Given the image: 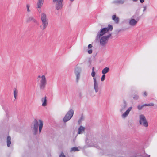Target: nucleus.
Returning <instances> with one entry per match:
<instances>
[{"mask_svg":"<svg viewBox=\"0 0 157 157\" xmlns=\"http://www.w3.org/2000/svg\"><path fill=\"white\" fill-rule=\"evenodd\" d=\"M38 80L40 82V87L41 89L44 88L46 84V80L44 75H39L38 76Z\"/></svg>","mask_w":157,"mask_h":157,"instance_id":"f257e3e1","label":"nucleus"},{"mask_svg":"<svg viewBox=\"0 0 157 157\" xmlns=\"http://www.w3.org/2000/svg\"><path fill=\"white\" fill-rule=\"evenodd\" d=\"M64 0H53L55 4V8L57 10L61 9L63 6V2Z\"/></svg>","mask_w":157,"mask_h":157,"instance_id":"f03ea898","label":"nucleus"},{"mask_svg":"<svg viewBox=\"0 0 157 157\" xmlns=\"http://www.w3.org/2000/svg\"><path fill=\"white\" fill-rule=\"evenodd\" d=\"M113 29V26L110 25H109L107 27L103 28L101 29L99 34V36H100L103 35L109 31H112Z\"/></svg>","mask_w":157,"mask_h":157,"instance_id":"7ed1b4c3","label":"nucleus"},{"mask_svg":"<svg viewBox=\"0 0 157 157\" xmlns=\"http://www.w3.org/2000/svg\"><path fill=\"white\" fill-rule=\"evenodd\" d=\"M74 114V111L72 109L70 110L66 114L63 119V121L64 122L69 120L73 116Z\"/></svg>","mask_w":157,"mask_h":157,"instance_id":"20e7f679","label":"nucleus"},{"mask_svg":"<svg viewBox=\"0 0 157 157\" xmlns=\"http://www.w3.org/2000/svg\"><path fill=\"white\" fill-rule=\"evenodd\" d=\"M140 123L145 127L148 126V124L147 121L146 120L145 117L143 115H141L140 116Z\"/></svg>","mask_w":157,"mask_h":157,"instance_id":"39448f33","label":"nucleus"},{"mask_svg":"<svg viewBox=\"0 0 157 157\" xmlns=\"http://www.w3.org/2000/svg\"><path fill=\"white\" fill-rule=\"evenodd\" d=\"M111 34H109L106 36H104L102 37L100 39V44L102 46H105L108 42L109 38L111 36Z\"/></svg>","mask_w":157,"mask_h":157,"instance_id":"423d86ee","label":"nucleus"},{"mask_svg":"<svg viewBox=\"0 0 157 157\" xmlns=\"http://www.w3.org/2000/svg\"><path fill=\"white\" fill-rule=\"evenodd\" d=\"M42 25L40 26V28L42 30H44L48 26V20L41 21Z\"/></svg>","mask_w":157,"mask_h":157,"instance_id":"0eeeda50","label":"nucleus"},{"mask_svg":"<svg viewBox=\"0 0 157 157\" xmlns=\"http://www.w3.org/2000/svg\"><path fill=\"white\" fill-rule=\"evenodd\" d=\"M138 21H137L134 19L130 20L129 21V24L131 26H135L137 23Z\"/></svg>","mask_w":157,"mask_h":157,"instance_id":"6e6552de","label":"nucleus"},{"mask_svg":"<svg viewBox=\"0 0 157 157\" xmlns=\"http://www.w3.org/2000/svg\"><path fill=\"white\" fill-rule=\"evenodd\" d=\"M94 88L96 92L98 91V84L97 83L96 79L95 78H94Z\"/></svg>","mask_w":157,"mask_h":157,"instance_id":"1a4fd4ad","label":"nucleus"},{"mask_svg":"<svg viewBox=\"0 0 157 157\" xmlns=\"http://www.w3.org/2000/svg\"><path fill=\"white\" fill-rule=\"evenodd\" d=\"M132 109V107H129L127 111L124 113L122 115V117L124 118H125L126 116H127L129 114L130 111Z\"/></svg>","mask_w":157,"mask_h":157,"instance_id":"9d476101","label":"nucleus"},{"mask_svg":"<svg viewBox=\"0 0 157 157\" xmlns=\"http://www.w3.org/2000/svg\"><path fill=\"white\" fill-rule=\"evenodd\" d=\"M41 101L43 102L42 105L43 106H45L47 105V98L46 97L42 98H41Z\"/></svg>","mask_w":157,"mask_h":157,"instance_id":"9b49d317","label":"nucleus"},{"mask_svg":"<svg viewBox=\"0 0 157 157\" xmlns=\"http://www.w3.org/2000/svg\"><path fill=\"white\" fill-rule=\"evenodd\" d=\"M75 74L76 75L77 81L78 82L80 77V70L79 69L77 68L75 71Z\"/></svg>","mask_w":157,"mask_h":157,"instance_id":"f8f14e48","label":"nucleus"},{"mask_svg":"<svg viewBox=\"0 0 157 157\" xmlns=\"http://www.w3.org/2000/svg\"><path fill=\"white\" fill-rule=\"evenodd\" d=\"M26 21L28 22L32 21L34 22H36V20L33 17L31 16L28 17L26 19Z\"/></svg>","mask_w":157,"mask_h":157,"instance_id":"ddd939ff","label":"nucleus"},{"mask_svg":"<svg viewBox=\"0 0 157 157\" xmlns=\"http://www.w3.org/2000/svg\"><path fill=\"white\" fill-rule=\"evenodd\" d=\"M44 0H38L37 3V8H41L43 4Z\"/></svg>","mask_w":157,"mask_h":157,"instance_id":"4468645a","label":"nucleus"},{"mask_svg":"<svg viewBox=\"0 0 157 157\" xmlns=\"http://www.w3.org/2000/svg\"><path fill=\"white\" fill-rule=\"evenodd\" d=\"M112 18L116 23L118 24L119 23V18L118 17H116L115 15H113Z\"/></svg>","mask_w":157,"mask_h":157,"instance_id":"2eb2a0df","label":"nucleus"},{"mask_svg":"<svg viewBox=\"0 0 157 157\" xmlns=\"http://www.w3.org/2000/svg\"><path fill=\"white\" fill-rule=\"evenodd\" d=\"M41 21L48 20L46 15L44 13H43L41 14Z\"/></svg>","mask_w":157,"mask_h":157,"instance_id":"dca6fc26","label":"nucleus"},{"mask_svg":"<svg viewBox=\"0 0 157 157\" xmlns=\"http://www.w3.org/2000/svg\"><path fill=\"white\" fill-rule=\"evenodd\" d=\"M39 130L40 133L43 126V122L42 121L40 120H39Z\"/></svg>","mask_w":157,"mask_h":157,"instance_id":"f3484780","label":"nucleus"},{"mask_svg":"<svg viewBox=\"0 0 157 157\" xmlns=\"http://www.w3.org/2000/svg\"><path fill=\"white\" fill-rule=\"evenodd\" d=\"M38 127V124L37 121L36 120H35L34 121L33 129L35 130L36 131L37 130Z\"/></svg>","mask_w":157,"mask_h":157,"instance_id":"a211bd4d","label":"nucleus"},{"mask_svg":"<svg viewBox=\"0 0 157 157\" xmlns=\"http://www.w3.org/2000/svg\"><path fill=\"white\" fill-rule=\"evenodd\" d=\"M84 130L85 128L82 126H80L78 130V134H81L83 133V132H84Z\"/></svg>","mask_w":157,"mask_h":157,"instance_id":"6ab92c4d","label":"nucleus"},{"mask_svg":"<svg viewBox=\"0 0 157 157\" xmlns=\"http://www.w3.org/2000/svg\"><path fill=\"white\" fill-rule=\"evenodd\" d=\"M11 144V137L10 136H8L7 138V146L10 147Z\"/></svg>","mask_w":157,"mask_h":157,"instance_id":"aec40b11","label":"nucleus"},{"mask_svg":"<svg viewBox=\"0 0 157 157\" xmlns=\"http://www.w3.org/2000/svg\"><path fill=\"white\" fill-rule=\"evenodd\" d=\"M109 67H106L102 70V73L103 74H105L109 71Z\"/></svg>","mask_w":157,"mask_h":157,"instance_id":"412c9836","label":"nucleus"},{"mask_svg":"<svg viewBox=\"0 0 157 157\" xmlns=\"http://www.w3.org/2000/svg\"><path fill=\"white\" fill-rule=\"evenodd\" d=\"M92 47V46L91 44H89L88 45V48L89 49V50H88L87 52L89 54H91L92 53V50L91 49H90V48H91Z\"/></svg>","mask_w":157,"mask_h":157,"instance_id":"4be33fe9","label":"nucleus"},{"mask_svg":"<svg viewBox=\"0 0 157 157\" xmlns=\"http://www.w3.org/2000/svg\"><path fill=\"white\" fill-rule=\"evenodd\" d=\"M78 149V147H74L71 148V151H79Z\"/></svg>","mask_w":157,"mask_h":157,"instance_id":"5701e85b","label":"nucleus"},{"mask_svg":"<svg viewBox=\"0 0 157 157\" xmlns=\"http://www.w3.org/2000/svg\"><path fill=\"white\" fill-rule=\"evenodd\" d=\"M18 91L17 89H15L14 91V98L15 99H16V97L18 94Z\"/></svg>","mask_w":157,"mask_h":157,"instance_id":"b1692460","label":"nucleus"},{"mask_svg":"<svg viewBox=\"0 0 157 157\" xmlns=\"http://www.w3.org/2000/svg\"><path fill=\"white\" fill-rule=\"evenodd\" d=\"M30 5L29 4H27L26 5V8L27 13H29L31 12V10L30 9Z\"/></svg>","mask_w":157,"mask_h":157,"instance_id":"393cba45","label":"nucleus"},{"mask_svg":"<svg viewBox=\"0 0 157 157\" xmlns=\"http://www.w3.org/2000/svg\"><path fill=\"white\" fill-rule=\"evenodd\" d=\"M124 2V0H117L116 1L117 3L119 4H123Z\"/></svg>","mask_w":157,"mask_h":157,"instance_id":"a878e982","label":"nucleus"},{"mask_svg":"<svg viewBox=\"0 0 157 157\" xmlns=\"http://www.w3.org/2000/svg\"><path fill=\"white\" fill-rule=\"evenodd\" d=\"M105 74H103L101 78V81H103L105 79Z\"/></svg>","mask_w":157,"mask_h":157,"instance_id":"bb28decb","label":"nucleus"},{"mask_svg":"<svg viewBox=\"0 0 157 157\" xmlns=\"http://www.w3.org/2000/svg\"><path fill=\"white\" fill-rule=\"evenodd\" d=\"M95 75V72L94 71H93L91 73V76L93 77H94Z\"/></svg>","mask_w":157,"mask_h":157,"instance_id":"cd10ccee","label":"nucleus"},{"mask_svg":"<svg viewBox=\"0 0 157 157\" xmlns=\"http://www.w3.org/2000/svg\"><path fill=\"white\" fill-rule=\"evenodd\" d=\"M143 107V105L142 106H140V105H139L138 106V109L139 110L141 109Z\"/></svg>","mask_w":157,"mask_h":157,"instance_id":"c85d7f7f","label":"nucleus"},{"mask_svg":"<svg viewBox=\"0 0 157 157\" xmlns=\"http://www.w3.org/2000/svg\"><path fill=\"white\" fill-rule=\"evenodd\" d=\"M59 157H66L64 155L63 152H62L59 156Z\"/></svg>","mask_w":157,"mask_h":157,"instance_id":"c756f323","label":"nucleus"},{"mask_svg":"<svg viewBox=\"0 0 157 157\" xmlns=\"http://www.w3.org/2000/svg\"><path fill=\"white\" fill-rule=\"evenodd\" d=\"M148 106H153L154 105V104L153 103H151L149 104H148Z\"/></svg>","mask_w":157,"mask_h":157,"instance_id":"7c9ffc66","label":"nucleus"},{"mask_svg":"<svg viewBox=\"0 0 157 157\" xmlns=\"http://www.w3.org/2000/svg\"><path fill=\"white\" fill-rule=\"evenodd\" d=\"M143 95L144 96H146L147 95V93L145 91L144 92Z\"/></svg>","mask_w":157,"mask_h":157,"instance_id":"2f4dec72","label":"nucleus"},{"mask_svg":"<svg viewBox=\"0 0 157 157\" xmlns=\"http://www.w3.org/2000/svg\"><path fill=\"white\" fill-rule=\"evenodd\" d=\"M144 0H140V2L141 3H143L144 2Z\"/></svg>","mask_w":157,"mask_h":157,"instance_id":"473e14b6","label":"nucleus"},{"mask_svg":"<svg viewBox=\"0 0 157 157\" xmlns=\"http://www.w3.org/2000/svg\"><path fill=\"white\" fill-rule=\"evenodd\" d=\"M147 105H148V104H145L143 105V107H144V106H148Z\"/></svg>","mask_w":157,"mask_h":157,"instance_id":"72a5a7b5","label":"nucleus"},{"mask_svg":"<svg viewBox=\"0 0 157 157\" xmlns=\"http://www.w3.org/2000/svg\"><path fill=\"white\" fill-rule=\"evenodd\" d=\"M94 67H93L92 68V71H94Z\"/></svg>","mask_w":157,"mask_h":157,"instance_id":"f704fd0d","label":"nucleus"},{"mask_svg":"<svg viewBox=\"0 0 157 157\" xmlns=\"http://www.w3.org/2000/svg\"><path fill=\"white\" fill-rule=\"evenodd\" d=\"M134 2H136L138 0H132Z\"/></svg>","mask_w":157,"mask_h":157,"instance_id":"c9c22d12","label":"nucleus"},{"mask_svg":"<svg viewBox=\"0 0 157 157\" xmlns=\"http://www.w3.org/2000/svg\"><path fill=\"white\" fill-rule=\"evenodd\" d=\"M138 96H136V99L138 98Z\"/></svg>","mask_w":157,"mask_h":157,"instance_id":"e433bc0d","label":"nucleus"},{"mask_svg":"<svg viewBox=\"0 0 157 157\" xmlns=\"http://www.w3.org/2000/svg\"><path fill=\"white\" fill-rule=\"evenodd\" d=\"M71 1V2H72L74 0H70Z\"/></svg>","mask_w":157,"mask_h":157,"instance_id":"4c0bfd02","label":"nucleus"},{"mask_svg":"<svg viewBox=\"0 0 157 157\" xmlns=\"http://www.w3.org/2000/svg\"><path fill=\"white\" fill-rule=\"evenodd\" d=\"M38 11H39V12H40H40H41V10H38Z\"/></svg>","mask_w":157,"mask_h":157,"instance_id":"58836bf2","label":"nucleus"}]
</instances>
